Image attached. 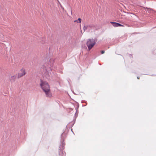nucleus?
<instances>
[{
    "mask_svg": "<svg viewBox=\"0 0 156 156\" xmlns=\"http://www.w3.org/2000/svg\"><path fill=\"white\" fill-rule=\"evenodd\" d=\"M41 82L40 86L45 93L46 96L49 98L52 97V95L50 90V87L48 83L41 80Z\"/></svg>",
    "mask_w": 156,
    "mask_h": 156,
    "instance_id": "1",
    "label": "nucleus"
},
{
    "mask_svg": "<svg viewBox=\"0 0 156 156\" xmlns=\"http://www.w3.org/2000/svg\"><path fill=\"white\" fill-rule=\"evenodd\" d=\"M96 42L93 39H88L86 42V45L88 48V50L90 51L95 45Z\"/></svg>",
    "mask_w": 156,
    "mask_h": 156,
    "instance_id": "2",
    "label": "nucleus"
},
{
    "mask_svg": "<svg viewBox=\"0 0 156 156\" xmlns=\"http://www.w3.org/2000/svg\"><path fill=\"white\" fill-rule=\"evenodd\" d=\"M26 73L25 71V70L24 68H22L21 70L19 71V73H18L17 75V77L18 78H20L21 77L23 76H24Z\"/></svg>",
    "mask_w": 156,
    "mask_h": 156,
    "instance_id": "3",
    "label": "nucleus"
},
{
    "mask_svg": "<svg viewBox=\"0 0 156 156\" xmlns=\"http://www.w3.org/2000/svg\"><path fill=\"white\" fill-rule=\"evenodd\" d=\"M110 23L112 24L113 26L115 27H124L123 25L118 23L112 22H111Z\"/></svg>",
    "mask_w": 156,
    "mask_h": 156,
    "instance_id": "4",
    "label": "nucleus"
},
{
    "mask_svg": "<svg viewBox=\"0 0 156 156\" xmlns=\"http://www.w3.org/2000/svg\"><path fill=\"white\" fill-rule=\"evenodd\" d=\"M94 27V26H84L83 27V29L84 30V31H85L87 29L89 28H92L93 27Z\"/></svg>",
    "mask_w": 156,
    "mask_h": 156,
    "instance_id": "5",
    "label": "nucleus"
},
{
    "mask_svg": "<svg viewBox=\"0 0 156 156\" xmlns=\"http://www.w3.org/2000/svg\"><path fill=\"white\" fill-rule=\"evenodd\" d=\"M16 78V75L12 76L10 78V80L11 81H14L15 80Z\"/></svg>",
    "mask_w": 156,
    "mask_h": 156,
    "instance_id": "6",
    "label": "nucleus"
},
{
    "mask_svg": "<svg viewBox=\"0 0 156 156\" xmlns=\"http://www.w3.org/2000/svg\"><path fill=\"white\" fill-rule=\"evenodd\" d=\"M78 20L79 21V23H80L81 22V18H78Z\"/></svg>",
    "mask_w": 156,
    "mask_h": 156,
    "instance_id": "7",
    "label": "nucleus"
},
{
    "mask_svg": "<svg viewBox=\"0 0 156 156\" xmlns=\"http://www.w3.org/2000/svg\"><path fill=\"white\" fill-rule=\"evenodd\" d=\"M101 54H104L105 53V51H101Z\"/></svg>",
    "mask_w": 156,
    "mask_h": 156,
    "instance_id": "8",
    "label": "nucleus"
},
{
    "mask_svg": "<svg viewBox=\"0 0 156 156\" xmlns=\"http://www.w3.org/2000/svg\"><path fill=\"white\" fill-rule=\"evenodd\" d=\"M74 22H77V23H79V22H78V20H75V21H74Z\"/></svg>",
    "mask_w": 156,
    "mask_h": 156,
    "instance_id": "9",
    "label": "nucleus"
},
{
    "mask_svg": "<svg viewBox=\"0 0 156 156\" xmlns=\"http://www.w3.org/2000/svg\"><path fill=\"white\" fill-rule=\"evenodd\" d=\"M137 78L138 79H139V77H137Z\"/></svg>",
    "mask_w": 156,
    "mask_h": 156,
    "instance_id": "10",
    "label": "nucleus"
}]
</instances>
